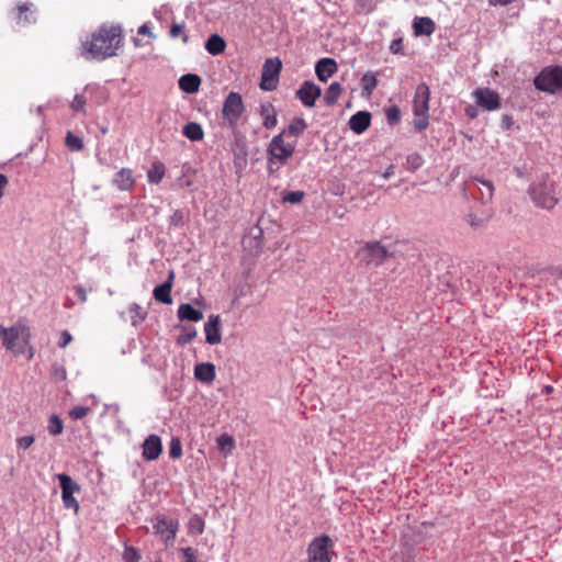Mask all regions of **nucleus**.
Returning a JSON list of instances; mask_svg holds the SVG:
<instances>
[{"mask_svg":"<svg viewBox=\"0 0 562 562\" xmlns=\"http://www.w3.org/2000/svg\"><path fill=\"white\" fill-rule=\"evenodd\" d=\"M138 34L140 35H148L149 37H155V35L153 34V32L150 31V27L147 23H144L143 25H140L138 27Z\"/></svg>","mask_w":562,"mask_h":562,"instance_id":"59","label":"nucleus"},{"mask_svg":"<svg viewBox=\"0 0 562 562\" xmlns=\"http://www.w3.org/2000/svg\"><path fill=\"white\" fill-rule=\"evenodd\" d=\"M487 1H488V4L492 7H498V5L504 7V5L510 4L515 0H487Z\"/></svg>","mask_w":562,"mask_h":562,"instance_id":"61","label":"nucleus"},{"mask_svg":"<svg viewBox=\"0 0 562 562\" xmlns=\"http://www.w3.org/2000/svg\"><path fill=\"white\" fill-rule=\"evenodd\" d=\"M9 183V179L5 175L0 173V199L3 196L4 189Z\"/></svg>","mask_w":562,"mask_h":562,"instance_id":"60","label":"nucleus"},{"mask_svg":"<svg viewBox=\"0 0 562 562\" xmlns=\"http://www.w3.org/2000/svg\"><path fill=\"white\" fill-rule=\"evenodd\" d=\"M342 91L341 85L337 81H334L329 85V87L326 89L325 95H324V103L327 106H333L337 103V100Z\"/></svg>","mask_w":562,"mask_h":562,"instance_id":"33","label":"nucleus"},{"mask_svg":"<svg viewBox=\"0 0 562 562\" xmlns=\"http://www.w3.org/2000/svg\"><path fill=\"white\" fill-rule=\"evenodd\" d=\"M361 86V94L363 97H369L372 94L373 90L378 87V79L374 72L367 71L360 80Z\"/></svg>","mask_w":562,"mask_h":562,"instance_id":"29","label":"nucleus"},{"mask_svg":"<svg viewBox=\"0 0 562 562\" xmlns=\"http://www.w3.org/2000/svg\"><path fill=\"white\" fill-rule=\"evenodd\" d=\"M90 407L87 406H75L69 411V416L74 419H81L88 415Z\"/></svg>","mask_w":562,"mask_h":562,"instance_id":"49","label":"nucleus"},{"mask_svg":"<svg viewBox=\"0 0 562 562\" xmlns=\"http://www.w3.org/2000/svg\"><path fill=\"white\" fill-rule=\"evenodd\" d=\"M133 42L135 44L136 47H139L142 44H140V41L138 38H133Z\"/></svg>","mask_w":562,"mask_h":562,"instance_id":"64","label":"nucleus"},{"mask_svg":"<svg viewBox=\"0 0 562 562\" xmlns=\"http://www.w3.org/2000/svg\"><path fill=\"white\" fill-rule=\"evenodd\" d=\"M321 87L311 80L304 81L295 92V97L306 108H313L315 105V101L321 97Z\"/></svg>","mask_w":562,"mask_h":562,"instance_id":"13","label":"nucleus"},{"mask_svg":"<svg viewBox=\"0 0 562 562\" xmlns=\"http://www.w3.org/2000/svg\"><path fill=\"white\" fill-rule=\"evenodd\" d=\"M205 341L209 345H217L222 341L220 315H210L204 324Z\"/></svg>","mask_w":562,"mask_h":562,"instance_id":"15","label":"nucleus"},{"mask_svg":"<svg viewBox=\"0 0 562 562\" xmlns=\"http://www.w3.org/2000/svg\"><path fill=\"white\" fill-rule=\"evenodd\" d=\"M260 116L262 117L263 127L271 130L278 124L277 111L272 103L266 102L260 104L259 110Z\"/></svg>","mask_w":562,"mask_h":562,"instance_id":"24","label":"nucleus"},{"mask_svg":"<svg viewBox=\"0 0 562 562\" xmlns=\"http://www.w3.org/2000/svg\"><path fill=\"white\" fill-rule=\"evenodd\" d=\"M425 164L424 157L419 153H412L406 156L404 168L411 172L418 170Z\"/></svg>","mask_w":562,"mask_h":562,"instance_id":"34","label":"nucleus"},{"mask_svg":"<svg viewBox=\"0 0 562 562\" xmlns=\"http://www.w3.org/2000/svg\"><path fill=\"white\" fill-rule=\"evenodd\" d=\"M179 528L178 520L168 519L166 516H156L153 524L155 533L160 535L167 546L171 544Z\"/></svg>","mask_w":562,"mask_h":562,"instance_id":"11","label":"nucleus"},{"mask_svg":"<svg viewBox=\"0 0 562 562\" xmlns=\"http://www.w3.org/2000/svg\"><path fill=\"white\" fill-rule=\"evenodd\" d=\"M429 124V113L422 114V113H414V121L413 125L415 131L422 132L427 128Z\"/></svg>","mask_w":562,"mask_h":562,"instance_id":"41","label":"nucleus"},{"mask_svg":"<svg viewBox=\"0 0 562 562\" xmlns=\"http://www.w3.org/2000/svg\"><path fill=\"white\" fill-rule=\"evenodd\" d=\"M204 526H205V522H204L203 518L199 515H193L190 518L189 524H188L189 531L191 533H195V535H202L204 531Z\"/></svg>","mask_w":562,"mask_h":562,"instance_id":"39","label":"nucleus"},{"mask_svg":"<svg viewBox=\"0 0 562 562\" xmlns=\"http://www.w3.org/2000/svg\"><path fill=\"white\" fill-rule=\"evenodd\" d=\"M61 499L64 503V506L68 509H75V512L79 510V503L74 497V494H61Z\"/></svg>","mask_w":562,"mask_h":562,"instance_id":"48","label":"nucleus"},{"mask_svg":"<svg viewBox=\"0 0 562 562\" xmlns=\"http://www.w3.org/2000/svg\"><path fill=\"white\" fill-rule=\"evenodd\" d=\"M530 195L532 201L540 207L551 210L558 203L553 184L540 182L530 187Z\"/></svg>","mask_w":562,"mask_h":562,"instance_id":"8","label":"nucleus"},{"mask_svg":"<svg viewBox=\"0 0 562 562\" xmlns=\"http://www.w3.org/2000/svg\"><path fill=\"white\" fill-rule=\"evenodd\" d=\"M71 340H72L71 334L68 330H64L60 335V338L58 341V347L65 348L71 342Z\"/></svg>","mask_w":562,"mask_h":562,"instance_id":"54","label":"nucleus"},{"mask_svg":"<svg viewBox=\"0 0 562 562\" xmlns=\"http://www.w3.org/2000/svg\"><path fill=\"white\" fill-rule=\"evenodd\" d=\"M66 145L71 151H79L83 148V140L81 137L68 131L66 135Z\"/></svg>","mask_w":562,"mask_h":562,"instance_id":"38","label":"nucleus"},{"mask_svg":"<svg viewBox=\"0 0 562 562\" xmlns=\"http://www.w3.org/2000/svg\"><path fill=\"white\" fill-rule=\"evenodd\" d=\"M123 560H124V562H139L140 555L136 548L125 546V549L123 552Z\"/></svg>","mask_w":562,"mask_h":562,"instance_id":"45","label":"nucleus"},{"mask_svg":"<svg viewBox=\"0 0 562 562\" xmlns=\"http://www.w3.org/2000/svg\"><path fill=\"white\" fill-rule=\"evenodd\" d=\"M357 256L367 267H379L391 254L380 241H370L359 249Z\"/></svg>","mask_w":562,"mask_h":562,"instance_id":"7","label":"nucleus"},{"mask_svg":"<svg viewBox=\"0 0 562 562\" xmlns=\"http://www.w3.org/2000/svg\"><path fill=\"white\" fill-rule=\"evenodd\" d=\"M307 128L302 117H295L289 126L274 135L267 146L268 171L273 172V165L283 166L295 153L296 142L289 140L291 136L299 137Z\"/></svg>","mask_w":562,"mask_h":562,"instance_id":"2","label":"nucleus"},{"mask_svg":"<svg viewBox=\"0 0 562 562\" xmlns=\"http://www.w3.org/2000/svg\"><path fill=\"white\" fill-rule=\"evenodd\" d=\"M182 331L183 333L177 337V344L179 346H186L187 344L192 341L198 335L196 329L192 326H182Z\"/></svg>","mask_w":562,"mask_h":562,"instance_id":"36","label":"nucleus"},{"mask_svg":"<svg viewBox=\"0 0 562 562\" xmlns=\"http://www.w3.org/2000/svg\"><path fill=\"white\" fill-rule=\"evenodd\" d=\"M465 115L471 120L476 119L479 115L477 108L475 105H468L465 108Z\"/></svg>","mask_w":562,"mask_h":562,"instance_id":"58","label":"nucleus"},{"mask_svg":"<svg viewBox=\"0 0 562 562\" xmlns=\"http://www.w3.org/2000/svg\"><path fill=\"white\" fill-rule=\"evenodd\" d=\"M182 456V446L178 437H172L169 445V457L171 459H179Z\"/></svg>","mask_w":562,"mask_h":562,"instance_id":"42","label":"nucleus"},{"mask_svg":"<svg viewBox=\"0 0 562 562\" xmlns=\"http://www.w3.org/2000/svg\"><path fill=\"white\" fill-rule=\"evenodd\" d=\"M472 95L476 104L486 111H495L501 108L499 94L490 88H477Z\"/></svg>","mask_w":562,"mask_h":562,"instance_id":"12","label":"nucleus"},{"mask_svg":"<svg viewBox=\"0 0 562 562\" xmlns=\"http://www.w3.org/2000/svg\"><path fill=\"white\" fill-rule=\"evenodd\" d=\"M75 292L81 303H85L87 301V292L82 285H76Z\"/></svg>","mask_w":562,"mask_h":562,"instance_id":"57","label":"nucleus"},{"mask_svg":"<svg viewBox=\"0 0 562 562\" xmlns=\"http://www.w3.org/2000/svg\"><path fill=\"white\" fill-rule=\"evenodd\" d=\"M175 273L171 271L165 282L161 284L155 286L153 291V295L156 301L162 303V304H171L172 297H171V289L173 283Z\"/></svg>","mask_w":562,"mask_h":562,"instance_id":"19","label":"nucleus"},{"mask_svg":"<svg viewBox=\"0 0 562 562\" xmlns=\"http://www.w3.org/2000/svg\"><path fill=\"white\" fill-rule=\"evenodd\" d=\"M47 430L52 436H58L64 430V423L57 415H52L48 418Z\"/></svg>","mask_w":562,"mask_h":562,"instance_id":"37","label":"nucleus"},{"mask_svg":"<svg viewBox=\"0 0 562 562\" xmlns=\"http://www.w3.org/2000/svg\"><path fill=\"white\" fill-rule=\"evenodd\" d=\"M555 276H557V278L562 279V269H557Z\"/></svg>","mask_w":562,"mask_h":562,"instance_id":"63","label":"nucleus"},{"mask_svg":"<svg viewBox=\"0 0 562 562\" xmlns=\"http://www.w3.org/2000/svg\"><path fill=\"white\" fill-rule=\"evenodd\" d=\"M429 87L425 82H422L416 87L413 100L414 113H429Z\"/></svg>","mask_w":562,"mask_h":562,"instance_id":"14","label":"nucleus"},{"mask_svg":"<svg viewBox=\"0 0 562 562\" xmlns=\"http://www.w3.org/2000/svg\"><path fill=\"white\" fill-rule=\"evenodd\" d=\"M390 50H391L393 54H401V55H403V54H404V50H403V41H402V38H394V40L391 42Z\"/></svg>","mask_w":562,"mask_h":562,"instance_id":"53","label":"nucleus"},{"mask_svg":"<svg viewBox=\"0 0 562 562\" xmlns=\"http://www.w3.org/2000/svg\"><path fill=\"white\" fill-rule=\"evenodd\" d=\"M182 133L188 139L192 142L201 140L204 136L202 126L196 122L187 123L183 126Z\"/></svg>","mask_w":562,"mask_h":562,"instance_id":"30","label":"nucleus"},{"mask_svg":"<svg viewBox=\"0 0 562 562\" xmlns=\"http://www.w3.org/2000/svg\"><path fill=\"white\" fill-rule=\"evenodd\" d=\"M61 487V494H74L80 491V486L68 474L59 473L56 475Z\"/></svg>","mask_w":562,"mask_h":562,"instance_id":"31","label":"nucleus"},{"mask_svg":"<svg viewBox=\"0 0 562 562\" xmlns=\"http://www.w3.org/2000/svg\"><path fill=\"white\" fill-rule=\"evenodd\" d=\"M304 195H305V193L301 190L289 191L282 196V202L290 203V204H297L303 200Z\"/></svg>","mask_w":562,"mask_h":562,"instance_id":"43","label":"nucleus"},{"mask_svg":"<svg viewBox=\"0 0 562 562\" xmlns=\"http://www.w3.org/2000/svg\"><path fill=\"white\" fill-rule=\"evenodd\" d=\"M0 338L5 349L19 356L25 352V346L30 344L31 330L24 324H16L9 328L0 326Z\"/></svg>","mask_w":562,"mask_h":562,"instance_id":"3","label":"nucleus"},{"mask_svg":"<svg viewBox=\"0 0 562 562\" xmlns=\"http://www.w3.org/2000/svg\"><path fill=\"white\" fill-rule=\"evenodd\" d=\"M135 183L136 180L131 168H121L112 179V184L120 191H131Z\"/></svg>","mask_w":562,"mask_h":562,"instance_id":"16","label":"nucleus"},{"mask_svg":"<svg viewBox=\"0 0 562 562\" xmlns=\"http://www.w3.org/2000/svg\"><path fill=\"white\" fill-rule=\"evenodd\" d=\"M18 14L16 21L18 23H22L24 25L32 24L36 22V8L33 3L25 2L18 4L16 7Z\"/></svg>","mask_w":562,"mask_h":562,"instance_id":"22","label":"nucleus"},{"mask_svg":"<svg viewBox=\"0 0 562 562\" xmlns=\"http://www.w3.org/2000/svg\"><path fill=\"white\" fill-rule=\"evenodd\" d=\"M334 546L333 539L326 533L315 537L307 547L308 562H331L333 557H337Z\"/></svg>","mask_w":562,"mask_h":562,"instance_id":"5","label":"nucleus"},{"mask_svg":"<svg viewBox=\"0 0 562 562\" xmlns=\"http://www.w3.org/2000/svg\"><path fill=\"white\" fill-rule=\"evenodd\" d=\"M282 68L281 60L276 58L266 59L261 70L260 89L263 91H272L277 88L279 74Z\"/></svg>","mask_w":562,"mask_h":562,"instance_id":"9","label":"nucleus"},{"mask_svg":"<svg viewBox=\"0 0 562 562\" xmlns=\"http://www.w3.org/2000/svg\"><path fill=\"white\" fill-rule=\"evenodd\" d=\"M123 41L121 24L103 23L81 43V54L86 59L102 61L116 56Z\"/></svg>","mask_w":562,"mask_h":562,"instance_id":"1","label":"nucleus"},{"mask_svg":"<svg viewBox=\"0 0 562 562\" xmlns=\"http://www.w3.org/2000/svg\"><path fill=\"white\" fill-rule=\"evenodd\" d=\"M468 189L474 199L481 201L483 206L492 202L494 195V186L492 181L473 177L468 182Z\"/></svg>","mask_w":562,"mask_h":562,"instance_id":"10","label":"nucleus"},{"mask_svg":"<svg viewBox=\"0 0 562 562\" xmlns=\"http://www.w3.org/2000/svg\"><path fill=\"white\" fill-rule=\"evenodd\" d=\"M492 217L491 209L484 207L479 212H471L467 217L468 224L474 229L483 227Z\"/></svg>","mask_w":562,"mask_h":562,"instance_id":"27","label":"nucleus"},{"mask_svg":"<svg viewBox=\"0 0 562 562\" xmlns=\"http://www.w3.org/2000/svg\"><path fill=\"white\" fill-rule=\"evenodd\" d=\"M537 90L555 94L562 92V66H547L533 79Z\"/></svg>","mask_w":562,"mask_h":562,"instance_id":"4","label":"nucleus"},{"mask_svg":"<svg viewBox=\"0 0 562 562\" xmlns=\"http://www.w3.org/2000/svg\"><path fill=\"white\" fill-rule=\"evenodd\" d=\"M218 447L221 450H225L226 447L232 449L234 447V439L228 435H222L218 438Z\"/></svg>","mask_w":562,"mask_h":562,"instance_id":"52","label":"nucleus"},{"mask_svg":"<svg viewBox=\"0 0 562 562\" xmlns=\"http://www.w3.org/2000/svg\"><path fill=\"white\" fill-rule=\"evenodd\" d=\"M52 371H53L54 376H56L60 380L66 379V370L61 366L54 364L52 368Z\"/></svg>","mask_w":562,"mask_h":562,"instance_id":"56","label":"nucleus"},{"mask_svg":"<svg viewBox=\"0 0 562 562\" xmlns=\"http://www.w3.org/2000/svg\"><path fill=\"white\" fill-rule=\"evenodd\" d=\"M35 441V437L33 435L22 436L16 439L18 449L26 450L29 449Z\"/></svg>","mask_w":562,"mask_h":562,"instance_id":"50","label":"nucleus"},{"mask_svg":"<svg viewBox=\"0 0 562 562\" xmlns=\"http://www.w3.org/2000/svg\"><path fill=\"white\" fill-rule=\"evenodd\" d=\"M86 98L82 94L77 93L70 104L74 112H85Z\"/></svg>","mask_w":562,"mask_h":562,"instance_id":"47","label":"nucleus"},{"mask_svg":"<svg viewBox=\"0 0 562 562\" xmlns=\"http://www.w3.org/2000/svg\"><path fill=\"white\" fill-rule=\"evenodd\" d=\"M201 78L195 74H186L180 77L178 83L179 88L186 93H195L199 91L201 86Z\"/></svg>","mask_w":562,"mask_h":562,"instance_id":"23","label":"nucleus"},{"mask_svg":"<svg viewBox=\"0 0 562 562\" xmlns=\"http://www.w3.org/2000/svg\"><path fill=\"white\" fill-rule=\"evenodd\" d=\"M394 170H395V166L394 165H390L386 170L382 173V177L384 179H389L391 178L393 175H394Z\"/></svg>","mask_w":562,"mask_h":562,"instance_id":"62","label":"nucleus"},{"mask_svg":"<svg viewBox=\"0 0 562 562\" xmlns=\"http://www.w3.org/2000/svg\"><path fill=\"white\" fill-rule=\"evenodd\" d=\"M162 451L161 439L157 435H149L143 442V458L154 461L159 458Z\"/></svg>","mask_w":562,"mask_h":562,"instance_id":"17","label":"nucleus"},{"mask_svg":"<svg viewBox=\"0 0 562 562\" xmlns=\"http://www.w3.org/2000/svg\"><path fill=\"white\" fill-rule=\"evenodd\" d=\"M244 112L245 105L241 95L238 92H229L224 100L222 109L224 125L235 130Z\"/></svg>","mask_w":562,"mask_h":562,"instance_id":"6","label":"nucleus"},{"mask_svg":"<svg viewBox=\"0 0 562 562\" xmlns=\"http://www.w3.org/2000/svg\"><path fill=\"white\" fill-rule=\"evenodd\" d=\"M194 378L202 383H212L216 378L215 366L211 362L198 363L194 367Z\"/></svg>","mask_w":562,"mask_h":562,"instance_id":"21","label":"nucleus"},{"mask_svg":"<svg viewBox=\"0 0 562 562\" xmlns=\"http://www.w3.org/2000/svg\"><path fill=\"white\" fill-rule=\"evenodd\" d=\"M514 125V119L510 114H503L502 116V120H501V127L503 130H510Z\"/></svg>","mask_w":562,"mask_h":562,"instance_id":"55","label":"nucleus"},{"mask_svg":"<svg viewBox=\"0 0 562 562\" xmlns=\"http://www.w3.org/2000/svg\"><path fill=\"white\" fill-rule=\"evenodd\" d=\"M205 49L209 54L217 56L222 54L226 48V42L218 34H212L204 44Z\"/></svg>","mask_w":562,"mask_h":562,"instance_id":"28","label":"nucleus"},{"mask_svg":"<svg viewBox=\"0 0 562 562\" xmlns=\"http://www.w3.org/2000/svg\"><path fill=\"white\" fill-rule=\"evenodd\" d=\"M177 316L180 321L200 322L203 319V313L190 303L181 304L178 307Z\"/></svg>","mask_w":562,"mask_h":562,"instance_id":"26","label":"nucleus"},{"mask_svg":"<svg viewBox=\"0 0 562 562\" xmlns=\"http://www.w3.org/2000/svg\"><path fill=\"white\" fill-rule=\"evenodd\" d=\"M169 34L173 38L181 35L182 42L184 44H187L189 42V36L184 33V24L183 23H173L170 27Z\"/></svg>","mask_w":562,"mask_h":562,"instance_id":"44","label":"nucleus"},{"mask_svg":"<svg viewBox=\"0 0 562 562\" xmlns=\"http://www.w3.org/2000/svg\"><path fill=\"white\" fill-rule=\"evenodd\" d=\"M413 29L417 36L431 35L436 30V24L430 18L416 16L413 21Z\"/></svg>","mask_w":562,"mask_h":562,"instance_id":"25","label":"nucleus"},{"mask_svg":"<svg viewBox=\"0 0 562 562\" xmlns=\"http://www.w3.org/2000/svg\"><path fill=\"white\" fill-rule=\"evenodd\" d=\"M371 124V113L368 111H358L349 119V128L356 134H362Z\"/></svg>","mask_w":562,"mask_h":562,"instance_id":"20","label":"nucleus"},{"mask_svg":"<svg viewBox=\"0 0 562 562\" xmlns=\"http://www.w3.org/2000/svg\"><path fill=\"white\" fill-rule=\"evenodd\" d=\"M180 552L182 553L183 558H184V562H198L196 560V551L191 548V547H187V548H181L180 549Z\"/></svg>","mask_w":562,"mask_h":562,"instance_id":"51","label":"nucleus"},{"mask_svg":"<svg viewBox=\"0 0 562 562\" xmlns=\"http://www.w3.org/2000/svg\"><path fill=\"white\" fill-rule=\"evenodd\" d=\"M337 70V63L330 57H324L315 65V74L322 82H326Z\"/></svg>","mask_w":562,"mask_h":562,"instance_id":"18","label":"nucleus"},{"mask_svg":"<svg viewBox=\"0 0 562 562\" xmlns=\"http://www.w3.org/2000/svg\"><path fill=\"white\" fill-rule=\"evenodd\" d=\"M166 167L161 161L153 162L151 167L147 171V179L149 183L158 184L165 177Z\"/></svg>","mask_w":562,"mask_h":562,"instance_id":"32","label":"nucleus"},{"mask_svg":"<svg viewBox=\"0 0 562 562\" xmlns=\"http://www.w3.org/2000/svg\"><path fill=\"white\" fill-rule=\"evenodd\" d=\"M385 116L389 125H396L401 121V110L397 105L385 109Z\"/></svg>","mask_w":562,"mask_h":562,"instance_id":"40","label":"nucleus"},{"mask_svg":"<svg viewBox=\"0 0 562 562\" xmlns=\"http://www.w3.org/2000/svg\"><path fill=\"white\" fill-rule=\"evenodd\" d=\"M128 312L131 314V323L133 326H137L139 323L144 322L147 317V313L143 311L142 306L137 303H132L128 306Z\"/></svg>","mask_w":562,"mask_h":562,"instance_id":"35","label":"nucleus"},{"mask_svg":"<svg viewBox=\"0 0 562 562\" xmlns=\"http://www.w3.org/2000/svg\"><path fill=\"white\" fill-rule=\"evenodd\" d=\"M186 221V214L182 210H176L170 218H169V225L175 227H181L184 225Z\"/></svg>","mask_w":562,"mask_h":562,"instance_id":"46","label":"nucleus"}]
</instances>
